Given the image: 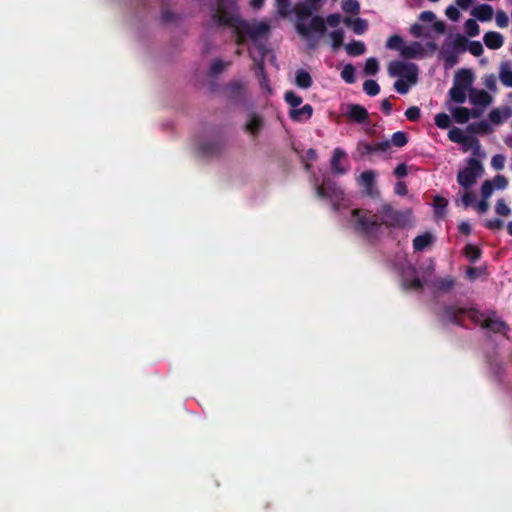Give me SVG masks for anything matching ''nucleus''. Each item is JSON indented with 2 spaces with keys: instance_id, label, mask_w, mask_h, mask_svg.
<instances>
[{
  "instance_id": "1",
  "label": "nucleus",
  "mask_w": 512,
  "mask_h": 512,
  "mask_svg": "<svg viewBox=\"0 0 512 512\" xmlns=\"http://www.w3.org/2000/svg\"><path fill=\"white\" fill-rule=\"evenodd\" d=\"M212 22L217 26L231 27L236 36V43L243 45L246 38L256 43L260 38L268 36L270 26L266 22L250 23L238 15L226 10L222 4L212 15Z\"/></svg>"
},
{
  "instance_id": "2",
  "label": "nucleus",
  "mask_w": 512,
  "mask_h": 512,
  "mask_svg": "<svg viewBox=\"0 0 512 512\" xmlns=\"http://www.w3.org/2000/svg\"><path fill=\"white\" fill-rule=\"evenodd\" d=\"M315 10V6H311L308 3H300L294 7V12L297 17V23L295 25L296 31L299 35L304 37L305 39L311 41L312 33H318L319 36L325 34L327 27L325 26L324 18L315 15L311 18L309 25L305 23V21L312 16ZM317 45V41L312 43L310 42V47L315 48Z\"/></svg>"
},
{
  "instance_id": "3",
  "label": "nucleus",
  "mask_w": 512,
  "mask_h": 512,
  "mask_svg": "<svg viewBox=\"0 0 512 512\" xmlns=\"http://www.w3.org/2000/svg\"><path fill=\"white\" fill-rule=\"evenodd\" d=\"M351 216L355 231L367 237L374 234L381 225L377 216L368 210L354 209Z\"/></svg>"
},
{
  "instance_id": "4",
  "label": "nucleus",
  "mask_w": 512,
  "mask_h": 512,
  "mask_svg": "<svg viewBox=\"0 0 512 512\" xmlns=\"http://www.w3.org/2000/svg\"><path fill=\"white\" fill-rule=\"evenodd\" d=\"M382 224L390 228H404L410 222L411 210H395L391 204L384 203L381 207Z\"/></svg>"
},
{
  "instance_id": "5",
  "label": "nucleus",
  "mask_w": 512,
  "mask_h": 512,
  "mask_svg": "<svg viewBox=\"0 0 512 512\" xmlns=\"http://www.w3.org/2000/svg\"><path fill=\"white\" fill-rule=\"evenodd\" d=\"M484 172L482 163L475 157H471L467 161V166L459 170L457 174V182L465 189L471 188Z\"/></svg>"
},
{
  "instance_id": "6",
  "label": "nucleus",
  "mask_w": 512,
  "mask_h": 512,
  "mask_svg": "<svg viewBox=\"0 0 512 512\" xmlns=\"http://www.w3.org/2000/svg\"><path fill=\"white\" fill-rule=\"evenodd\" d=\"M388 73L391 77L405 78L410 85L416 84L418 80V67L414 63L391 61L388 65Z\"/></svg>"
},
{
  "instance_id": "7",
  "label": "nucleus",
  "mask_w": 512,
  "mask_h": 512,
  "mask_svg": "<svg viewBox=\"0 0 512 512\" xmlns=\"http://www.w3.org/2000/svg\"><path fill=\"white\" fill-rule=\"evenodd\" d=\"M316 195L336 202L343 199L344 192L333 179L324 178L322 184L316 187Z\"/></svg>"
},
{
  "instance_id": "8",
  "label": "nucleus",
  "mask_w": 512,
  "mask_h": 512,
  "mask_svg": "<svg viewBox=\"0 0 512 512\" xmlns=\"http://www.w3.org/2000/svg\"><path fill=\"white\" fill-rule=\"evenodd\" d=\"M376 177L377 173L374 170H366L361 173L358 179V184L363 188V193L373 199L380 196Z\"/></svg>"
},
{
  "instance_id": "9",
  "label": "nucleus",
  "mask_w": 512,
  "mask_h": 512,
  "mask_svg": "<svg viewBox=\"0 0 512 512\" xmlns=\"http://www.w3.org/2000/svg\"><path fill=\"white\" fill-rule=\"evenodd\" d=\"M481 328L504 335L510 331L509 325L498 317L497 312L494 310L489 311L486 319L481 323Z\"/></svg>"
},
{
  "instance_id": "10",
  "label": "nucleus",
  "mask_w": 512,
  "mask_h": 512,
  "mask_svg": "<svg viewBox=\"0 0 512 512\" xmlns=\"http://www.w3.org/2000/svg\"><path fill=\"white\" fill-rule=\"evenodd\" d=\"M346 117L355 123L369 125V113L367 109L360 104H348L345 113Z\"/></svg>"
},
{
  "instance_id": "11",
  "label": "nucleus",
  "mask_w": 512,
  "mask_h": 512,
  "mask_svg": "<svg viewBox=\"0 0 512 512\" xmlns=\"http://www.w3.org/2000/svg\"><path fill=\"white\" fill-rule=\"evenodd\" d=\"M390 148L389 140L381 141L378 143H368L360 141L357 144V152L361 157H365L377 152H386Z\"/></svg>"
},
{
  "instance_id": "12",
  "label": "nucleus",
  "mask_w": 512,
  "mask_h": 512,
  "mask_svg": "<svg viewBox=\"0 0 512 512\" xmlns=\"http://www.w3.org/2000/svg\"><path fill=\"white\" fill-rule=\"evenodd\" d=\"M467 312L464 308L454 305H446L443 309L442 321H449L457 326L463 327L462 316Z\"/></svg>"
},
{
  "instance_id": "13",
  "label": "nucleus",
  "mask_w": 512,
  "mask_h": 512,
  "mask_svg": "<svg viewBox=\"0 0 512 512\" xmlns=\"http://www.w3.org/2000/svg\"><path fill=\"white\" fill-rule=\"evenodd\" d=\"M224 149L221 140L206 141L199 145L198 151L203 157L219 156Z\"/></svg>"
},
{
  "instance_id": "14",
  "label": "nucleus",
  "mask_w": 512,
  "mask_h": 512,
  "mask_svg": "<svg viewBox=\"0 0 512 512\" xmlns=\"http://www.w3.org/2000/svg\"><path fill=\"white\" fill-rule=\"evenodd\" d=\"M469 100L473 105L486 107L492 102V97L485 90H476L473 88L469 91Z\"/></svg>"
},
{
  "instance_id": "15",
  "label": "nucleus",
  "mask_w": 512,
  "mask_h": 512,
  "mask_svg": "<svg viewBox=\"0 0 512 512\" xmlns=\"http://www.w3.org/2000/svg\"><path fill=\"white\" fill-rule=\"evenodd\" d=\"M473 73L469 69H460L454 78V85L463 87L467 90L473 89Z\"/></svg>"
},
{
  "instance_id": "16",
  "label": "nucleus",
  "mask_w": 512,
  "mask_h": 512,
  "mask_svg": "<svg viewBox=\"0 0 512 512\" xmlns=\"http://www.w3.org/2000/svg\"><path fill=\"white\" fill-rule=\"evenodd\" d=\"M511 116H512V108L509 106H504L502 108H495L488 115L489 120L495 125H501Z\"/></svg>"
},
{
  "instance_id": "17",
  "label": "nucleus",
  "mask_w": 512,
  "mask_h": 512,
  "mask_svg": "<svg viewBox=\"0 0 512 512\" xmlns=\"http://www.w3.org/2000/svg\"><path fill=\"white\" fill-rule=\"evenodd\" d=\"M313 115V107L310 104H305L301 108L291 109L289 117L294 122H303L310 119Z\"/></svg>"
},
{
  "instance_id": "18",
  "label": "nucleus",
  "mask_w": 512,
  "mask_h": 512,
  "mask_svg": "<svg viewBox=\"0 0 512 512\" xmlns=\"http://www.w3.org/2000/svg\"><path fill=\"white\" fill-rule=\"evenodd\" d=\"M401 56L405 59L422 58L424 56L423 46L419 42L404 45L401 49Z\"/></svg>"
},
{
  "instance_id": "19",
  "label": "nucleus",
  "mask_w": 512,
  "mask_h": 512,
  "mask_svg": "<svg viewBox=\"0 0 512 512\" xmlns=\"http://www.w3.org/2000/svg\"><path fill=\"white\" fill-rule=\"evenodd\" d=\"M494 10L489 4H481L474 7L471 11V15L481 22H487L492 19Z\"/></svg>"
},
{
  "instance_id": "20",
  "label": "nucleus",
  "mask_w": 512,
  "mask_h": 512,
  "mask_svg": "<svg viewBox=\"0 0 512 512\" xmlns=\"http://www.w3.org/2000/svg\"><path fill=\"white\" fill-rule=\"evenodd\" d=\"M440 57L444 61V68L450 69L458 63V53L452 50L450 46H443L440 50Z\"/></svg>"
},
{
  "instance_id": "21",
  "label": "nucleus",
  "mask_w": 512,
  "mask_h": 512,
  "mask_svg": "<svg viewBox=\"0 0 512 512\" xmlns=\"http://www.w3.org/2000/svg\"><path fill=\"white\" fill-rule=\"evenodd\" d=\"M483 41L489 49L497 50L502 47L504 38L499 32L489 31L484 34Z\"/></svg>"
},
{
  "instance_id": "22",
  "label": "nucleus",
  "mask_w": 512,
  "mask_h": 512,
  "mask_svg": "<svg viewBox=\"0 0 512 512\" xmlns=\"http://www.w3.org/2000/svg\"><path fill=\"white\" fill-rule=\"evenodd\" d=\"M343 21L346 26L351 27L353 32L358 35L364 34L368 29L367 20L362 18L346 17Z\"/></svg>"
},
{
  "instance_id": "23",
  "label": "nucleus",
  "mask_w": 512,
  "mask_h": 512,
  "mask_svg": "<svg viewBox=\"0 0 512 512\" xmlns=\"http://www.w3.org/2000/svg\"><path fill=\"white\" fill-rule=\"evenodd\" d=\"M263 127V119L255 113L250 115L245 125V130L253 136H257Z\"/></svg>"
},
{
  "instance_id": "24",
  "label": "nucleus",
  "mask_w": 512,
  "mask_h": 512,
  "mask_svg": "<svg viewBox=\"0 0 512 512\" xmlns=\"http://www.w3.org/2000/svg\"><path fill=\"white\" fill-rule=\"evenodd\" d=\"M346 157V152L341 148H335L331 159V168L337 174H345L347 169L340 165V160Z\"/></svg>"
},
{
  "instance_id": "25",
  "label": "nucleus",
  "mask_w": 512,
  "mask_h": 512,
  "mask_svg": "<svg viewBox=\"0 0 512 512\" xmlns=\"http://www.w3.org/2000/svg\"><path fill=\"white\" fill-rule=\"evenodd\" d=\"M433 242V236L429 232H425L421 235L416 236L413 239V249L414 251H423Z\"/></svg>"
},
{
  "instance_id": "26",
  "label": "nucleus",
  "mask_w": 512,
  "mask_h": 512,
  "mask_svg": "<svg viewBox=\"0 0 512 512\" xmlns=\"http://www.w3.org/2000/svg\"><path fill=\"white\" fill-rule=\"evenodd\" d=\"M499 79L504 86L512 88V66L510 62H503L500 65Z\"/></svg>"
},
{
  "instance_id": "27",
  "label": "nucleus",
  "mask_w": 512,
  "mask_h": 512,
  "mask_svg": "<svg viewBox=\"0 0 512 512\" xmlns=\"http://www.w3.org/2000/svg\"><path fill=\"white\" fill-rule=\"evenodd\" d=\"M244 86L239 80L230 82L226 88L229 98L233 100H240L243 95Z\"/></svg>"
},
{
  "instance_id": "28",
  "label": "nucleus",
  "mask_w": 512,
  "mask_h": 512,
  "mask_svg": "<svg viewBox=\"0 0 512 512\" xmlns=\"http://www.w3.org/2000/svg\"><path fill=\"white\" fill-rule=\"evenodd\" d=\"M468 130L475 134H489L493 132V127L486 120H481L476 123H472L468 126Z\"/></svg>"
},
{
  "instance_id": "29",
  "label": "nucleus",
  "mask_w": 512,
  "mask_h": 512,
  "mask_svg": "<svg viewBox=\"0 0 512 512\" xmlns=\"http://www.w3.org/2000/svg\"><path fill=\"white\" fill-rule=\"evenodd\" d=\"M345 50L350 56H360L366 52V46L362 41L353 40L345 45Z\"/></svg>"
},
{
  "instance_id": "30",
  "label": "nucleus",
  "mask_w": 512,
  "mask_h": 512,
  "mask_svg": "<svg viewBox=\"0 0 512 512\" xmlns=\"http://www.w3.org/2000/svg\"><path fill=\"white\" fill-rule=\"evenodd\" d=\"M452 116L457 123L464 124L469 121L471 113L466 107H456L452 110Z\"/></svg>"
},
{
  "instance_id": "31",
  "label": "nucleus",
  "mask_w": 512,
  "mask_h": 512,
  "mask_svg": "<svg viewBox=\"0 0 512 512\" xmlns=\"http://www.w3.org/2000/svg\"><path fill=\"white\" fill-rule=\"evenodd\" d=\"M312 78L310 76V74L303 70V69H300L297 71L296 73V85L300 88H303V89H307V88H310L312 86Z\"/></svg>"
},
{
  "instance_id": "32",
  "label": "nucleus",
  "mask_w": 512,
  "mask_h": 512,
  "mask_svg": "<svg viewBox=\"0 0 512 512\" xmlns=\"http://www.w3.org/2000/svg\"><path fill=\"white\" fill-rule=\"evenodd\" d=\"M467 91V89L453 84L452 88L449 90V95L452 101L463 104L466 101Z\"/></svg>"
},
{
  "instance_id": "33",
  "label": "nucleus",
  "mask_w": 512,
  "mask_h": 512,
  "mask_svg": "<svg viewBox=\"0 0 512 512\" xmlns=\"http://www.w3.org/2000/svg\"><path fill=\"white\" fill-rule=\"evenodd\" d=\"M468 39L462 34H456L452 43L448 44L452 50L458 54L467 50Z\"/></svg>"
},
{
  "instance_id": "34",
  "label": "nucleus",
  "mask_w": 512,
  "mask_h": 512,
  "mask_svg": "<svg viewBox=\"0 0 512 512\" xmlns=\"http://www.w3.org/2000/svg\"><path fill=\"white\" fill-rule=\"evenodd\" d=\"M464 254L471 263H476L480 260L482 251L473 244H467L464 248Z\"/></svg>"
},
{
  "instance_id": "35",
  "label": "nucleus",
  "mask_w": 512,
  "mask_h": 512,
  "mask_svg": "<svg viewBox=\"0 0 512 512\" xmlns=\"http://www.w3.org/2000/svg\"><path fill=\"white\" fill-rule=\"evenodd\" d=\"M464 147V151L469 149L473 150V155L478 156L480 154L481 145L477 138L473 136H466V140L461 143Z\"/></svg>"
},
{
  "instance_id": "36",
  "label": "nucleus",
  "mask_w": 512,
  "mask_h": 512,
  "mask_svg": "<svg viewBox=\"0 0 512 512\" xmlns=\"http://www.w3.org/2000/svg\"><path fill=\"white\" fill-rule=\"evenodd\" d=\"M434 285L438 291L449 292L454 287L455 280L452 277L439 278Z\"/></svg>"
},
{
  "instance_id": "37",
  "label": "nucleus",
  "mask_w": 512,
  "mask_h": 512,
  "mask_svg": "<svg viewBox=\"0 0 512 512\" xmlns=\"http://www.w3.org/2000/svg\"><path fill=\"white\" fill-rule=\"evenodd\" d=\"M341 7L347 14L358 15L360 13V3L358 0H343Z\"/></svg>"
},
{
  "instance_id": "38",
  "label": "nucleus",
  "mask_w": 512,
  "mask_h": 512,
  "mask_svg": "<svg viewBox=\"0 0 512 512\" xmlns=\"http://www.w3.org/2000/svg\"><path fill=\"white\" fill-rule=\"evenodd\" d=\"M423 282L419 277H415L411 280L404 279L402 282V288L406 291L408 290H415V291H421L423 289Z\"/></svg>"
},
{
  "instance_id": "39",
  "label": "nucleus",
  "mask_w": 512,
  "mask_h": 512,
  "mask_svg": "<svg viewBox=\"0 0 512 512\" xmlns=\"http://www.w3.org/2000/svg\"><path fill=\"white\" fill-rule=\"evenodd\" d=\"M341 78L348 84H353L355 78V68L352 64H346L341 71Z\"/></svg>"
},
{
  "instance_id": "40",
  "label": "nucleus",
  "mask_w": 512,
  "mask_h": 512,
  "mask_svg": "<svg viewBox=\"0 0 512 512\" xmlns=\"http://www.w3.org/2000/svg\"><path fill=\"white\" fill-rule=\"evenodd\" d=\"M284 99H285L286 103L292 107V109L297 108L303 102L302 97L297 95L292 90L286 91V93L284 95Z\"/></svg>"
},
{
  "instance_id": "41",
  "label": "nucleus",
  "mask_w": 512,
  "mask_h": 512,
  "mask_svg": "<svg viewBox=\"0 0 512 512\" xmlns=\"http://www.w3.org/2000/svg\"><path fill=\"white\" fill-rule=\"evenodd\" d=\"M379 71V64H378V60L374 57H370L368 58L366 61H365V65H364V73L366 75H375L377 74Z\"/></svg>"
},
{
  "instance_id": "42",
  "label": "nucleus",
  "mask_w": 512,
  "mask_h": 512,
  "mask_svg": "<svg viewBox=\"0 0 512 512\" xmlns=\"http://www.w3.org/2000/svg\"><path fill=\"white\" fill-rule=\"evenodd\" d=\"M332 41L333 50H338L342 44L344 39V31L342 29L334 30L329 34Z\"/></svg>"
},
{
  "instance_id": "43",
  "label": "nucleus",
  "mask_w": 512,
  "mask_h": 512,
  "mask_svg": "<svg viewBox=\"0 0 512 512\" xmlns=\"http://www.w3.org/2000/svg\"><path fill=\"white\" fill-rule=\"evenodd\" d=\"M390 144L392 143L395 147H403L408 143V136L405 132L397 131L393 133Z\"/></svg>"
},
{
  "instance_id": "44",
  "label": "nucleus",
  "mask_w": 512,
  "mask_h": 512,
  "mask_svg": "<svg viewBox=\"0 0 512 512\" xmlns=\"http://www.w3.org/2000/svg\"><path fill=\"white\" fill-rule=\"evenodd\" d=\"M363 90L369 96H376L380 92V86L375 80L369 79L363 83Z\"/></svg>"
},
{
  "instance_id": "45",
  "label": "nucleus",
  "mask_w": 512,
  "mask_h": 512,
  "mask_svg": "<svg viewBox=\"0 0 512 512\" xmlns=\"http://www.w3.org/2000/svg\"><path fill=\"white\" fill-rule=\"evenodd\" d=\"M447 205H448V201L445 198H443L441 196H435V198L433 200V206L435 208V214L438 217L443 216Z\"/></svg>"
},
{
  "instance_id": "46",
  "label": "nucleus",
  "mask_w": 512,
  "mask_h": 512,
  "mask_svg": "<svg viewBox=\"0 0 512 512\" xmlns=\"http://www.w3.org/2000/svg\"><path fill=\"white\" fill-rule=\"evenodd\" d=\"M464 28H465V32L470 37H475V36L479 35V33H480V27H479L478 23L476 22V20H474V19L466 20V22L464 24Z\"/></svg>"
},
{
  "instance_id": "47",
  "label": "nucleus",
  "mask_w": 512,
  "mask_h": 512,
  "mask_svg": "<svg viewBox=\"0 0 512 512\" xmlns=\"http://www.w3.org/2000/svg\"><path fill=\"white\" fill-rule=\"evenodd\" d=\"M435 125L440 129H447L451 125V119L446 113H438L435 118Z\"/></svg>"
},
{
  "instance_id": "48",
  "label": "nucleus",
  "mask_w": 512,
  "mask_h": 512,
  "mask_svg": "<svg viewBox=\"0 0 512 512\" xmlns=\"http://www.w3.org/2000/svg\"><path fill=\"white\" fill-rule=\"evenodd\" d=\"M448 138L454 143L461 144L466 140V135H464L461 129L454 127L448 132Z\"/></svg>"
},
{
  "instance_id": "49",
  "label": "nucleus",
  "mask_w": 512,
  "mask_h": 512,
  "mask_svg": "<svg viewBox=\"0 0 512 512\" xmlns=\"http://www.w3.org/2000/svg\"><path fill=\"white\" fill-rule=\"evenodd\" d=\"M226 66H227V64L225 62H223L222 60H220V59L214 60L210 66L209 76L216 77L217 75H219L220 73H222L224 71Z\"/></svg>"
},
{
  "instance_id": "50",
  "label": "nucleus",
  "mask_w": 512,
  "mask_h": 512,
  "mask_svg": "<svg viewBox=\"0 0 512 512\" xmlns=\"http://www.w3.org/2000/svg\"><path fill=\"white\" fill-rule=\"evenodd\" d=\"M403 46V39L399 35L391 36L386 42V47L391 50H398L401 52Z\"/></svg>"
},
{
  "instance_id": "51",
  "label": "nucleus",
  "mask_w": 512,
  "mask_h": 512,
  "mask_svg": "<svg viewBox=\"0 0 512 512\" xmlns=\"http://www.w3.org/2000/svg\"><path fill=\"white\" fill-rule=\"evenodd\" d=\"M495 212L501 216H508L511 213L510 207L506 204L503 198L498 199L495 205Z\"/></svg>"
},
{
  "instance_id": "52",
  "label": "nucleus",
  "mask_w": 512,
  "mask_h": 512,
  "mask_svg": "<svg viewBox=\"0 0 512 512\" xmlns=\"http://www.w3.org/2000/svg\"><path fill=\"white\" fill-rule=\"evenodd\" d=\"M494 191V185L491 180H485L481 185V196L483 199H489Z\"/></svg>"
},
{
  "instance_id": "53",
  "label": "nucleus",
  "mask_w": 512,
  "mask_h": 512,
  "mask_svg": "<svg viewBox=\"0 0 512 512\" xmlns=\"http://www.w3.org/2000/svg\"><path fill=\"white\" fill-rule=\"evenodd\" d=\"M406 118L411 122H417L421 117V110L417 106H411L405 111Z\"/></svg>"
},
{
  "instance_id": "54",
  "label": "nucleus",
  "mask_w": 512,
  "mask_h": 512,
  "mask_svg": "<svg viewBox=\"0 0 512 512\" xmlns=\"http://www.w3.org/2000/svg\"><path fill=\"white\" fill-rule=\"evenodd\" d=\"M467 50L476 57L481 56L484 51L483 46L479 41H468Z\"/></svg>"
},
{
  "instance_id": "55",
  "label": "nucleus",
  "mask_w": 512,
  "mask_h": 512,
  "mask_svg": "<svg viewBox=\"0 0 512 512\" xmlns=\"http://www.w3.org/2000/svg\"><path fill=\"white\" fill-rule=\"evenodd\" d=\"M496 24L500 28H506L509 24V18L503 10H498L495 15Z\"/></svg>"
},
{
  "instance_id": "56",
  "label": "nucleus",
  "mask_w": 512,
  "mask_h": 512,
  "mask_svg": "<svg viewBox=\"0 0 512 512\" xmlns=\"http://www.w3.org/2000/svg\"><path fill=\"white\" fill-rule=\"evenodd\" d=\"M466 313H468L471 321H473L475 324H479L480 326L481 323L486 319L485 314L476 309H470Z\"/></svg>"
},
{
  "instance_id": "57",
  "label": "nucleus",
  "mask_w": 512,
  "mask_h": 512,
  "mask_svg": "<svg viewBox=\"0 0 512 512\" xmlns=\"http://www.w3.org/2000/svg\"><path fill=\"white\" fill-rule=\"evenodd\" d=\"M491 166L495 170H503L505 166V156L502 154H496L491 159Z\"/></svg>"
},
{
  "instance_id": "58",
  "label": "nucleus",
  "mask_w": 512,
  "mask_h": 512,
  "mask_svg": "<svg viewBox=\"0 0 512 512\" xmlns=\"http://www.w3.org/2000/svg\"><path fill=\"white\" fill-rule=\"evenodd\" d=\"M491 181L493 182L494 188H497L500 190H504L508 186V179L504 175H501V174L496 175L493 178V180H491Z\"/></svg>"
},
{
  "instance_id": "59",
  "label": "nucleus",
  "mask_w": 512,
  "mask_h": 512,
  "mask_svg": "<svg viewBox=\"0 0 512 512\" xmlns=\"http://www.w3.org/2000/svg\"><path fill=\"white\" fill-rule=\"evenodd\" d=\"M484 226L487 229L496 231V230H500L503 228L504 222L499 218H494V219L486 220L484 223Z\"/></svg>"
},
{
  "instance_id": "60",
  "label": "nucleus",
  "mask_w": 512,
  "mask_h": 512,
  "mask_svg": "<svg viewBox=\"0 0 512 512\" xmlns=\"http://www.w3.org/2000/svg\"><path fill=\"white\" fill-rule=\"evenodd\" d=\"M409 82L407 81H404L403 79H398L394 82V89L404 95V94H407L408 91H409Z\"/></svg>"
},
{
  "instance_id": "61",
  "label": "nucleus",
  "mask_w": 512,
  "mask_h": 512,
  "mask_svg": "<svg viewBox=\"0 0 512 512\" xmlns=\"http://www.w3.org/2000/svg\"><path fill=\"white\" fill-rule=\"evenodd\" d=\"M445 15L452 21H458L460 17V12L457 7L454 5H449L445 9Z\"/></svg>"
},
{
  "instance_id": "62",
  "label": "nucleus",
  "mask_w": 512,
  "mask_h": 512,
  "mask_svg": "<svg viewBox=\"0 0 512 512\" xmlns=\"http://www.w3.org/2000/svg\"><path fill=\"white\" fill-rule=\"evenodd\" d=\"M276 6L278 12L282 16H286L289 12L290 1L289 0H276Z\"/></svg>"
},
{
  "instance_id": "63",
  "label": "nucleus",
  "mask_w": 512,
  "mask_h": 512,
  "mask_svg": "<svg viewBox=\"0 0 512 512\" xmlns=\"http://www.w3.org/2000/svg\"><path fill=\"white\" fill-rule=\"evenodd\" d=\"M324 21L325 25L328 24L331 27H337L341 22V16L338 13L329 14Z\"/></svg>"
},
{
  "instance_id": "64",
  "label": "nucleus",
  "mask_w": 512,
  "mask_h": 512,
  "mask_svg": "<svg viewBox=\"0 0 512 512\" xmlns=\"http://www.w3.org/2000/svg\"><path fill=\"white\" fill-rule=\"evenodd\" d=\"M394 192L395 194L399 195V196H405L407 195L408 193V189H407V186L404 182L402 181H398L396 184H395V187H394Z\"/></svg>"
}]
</instances>
